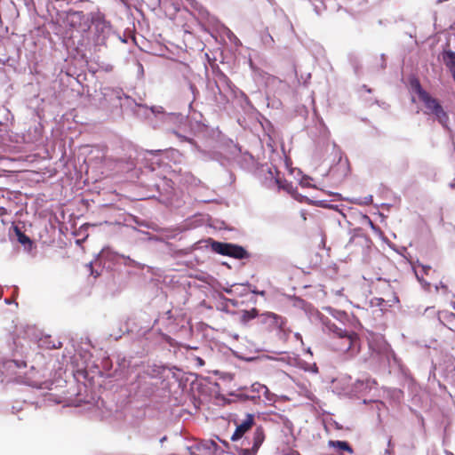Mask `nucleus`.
Returning a JSON list of instances; mask_svg holds the SVG:
<instances>
[{"label":"nucleus","mask_w":455,"mask_h":455,"mask_svg":"<svg viewBox=\"0 0 455 455\" xmlns=\"http://www.w3.org/2000/svg\"><path fill=\"white\" fill-rule=\"evenodd\" d=\"M452 307L455 310V302L452 304Z\"/></svg>","instance_id":"17"},{"label":"nucleus","mask_w":455,"mask_h":455,"mask_svg":"<svg viewBox=\"0 0 455 455\" xmlns=\"http://www.w3.org/2000/svg\"><path fill=\"white\" fill-rule=\"evenodd\" d=\"M89 267H90V269H92V263H90V264H89Z\"/></svg>","instance_id":"16"},{"label":"nucleus","mask_w":455,"mask_h":455,"mask_svg":"<svg viewBox=\"0 0 455 455\" xmlns=\"http://www.w3.org/2000/svg\"><path fill=\"white\" fill-rule=\"evenodd\" d=\"M4 367L7 370H13L16 368H26L27 363L25 361L8 360L4 363Z\"/></svg>","instance_id":"10"},{"label":"nucleus","mask_w":455,"mask_h":455,"mask_svg":"<svg viewBox=\"0 0 455 455\" xmlns=\"http://www.w3.org/2000/svg\"><path fill=\"white\" fill-rule=\"evenodd\" d=\"M60 17L66 27L83 33L89 31L93 19L91 13H84L82 11L74 10L64 12Z\"/></svg>","instance_id":"3"},{"label":"nucleus","mask_w":455,"mask_h":455,"mask_svg":"<svg viewBox=\"0 0 455 455\" xmlns=\"http://www.w3.org/2000/svg\"><path fill=\"white\" fill-rule=\"evenodd\" d=\"M330 330L335 336L336 340L333 346L339 352L357 353L360 349V339L355 331L343 330L336 325L331 326Z\"/></svg>","instance_id":"2"},{"label":"nucleus","mask_w":455,"mask_h":455,"mask_svg":"<svg viewBox=\"0 0 455 455\" xmlns=\"http://www.w3.org/2000/svg\"><path fill=\"white\" fill-rule=\"evenodd\" d=\"M438 318L443 325L455 331V314L447 310L438 313Z\"/></svg>","instance_id":"8"},{"label":"nucleus","mask_w":455,"mask_h":455,"mask_svg":"<svg viewBox=\"0 0 455 455\" xmlns=\"http://www.w3.org/2000/svg\"><path fill=\"white\" fill-rule=\"evenodd\" d=\"M212 249L214 251L221 255L233 257L238 259L249 257L247 251L243 247L232 243L214 242L212 243Z\"/></svg>","instance_id":"4"},{"label":"nucleus","mask_w":455,"mask_h":455,"mask_svg":"<svg viewBox=\"0 0 455 455\" xmlns=\"http://www.w3.org/2000/svg\"><path fill=\"white\" fill-rule=\"evenodd\" d=\"M196 363H197V365H198V366H203V365H204V361L202 358H200V357H196Z\"/></svg>","instance_id":"14"},{"label":"nucleus","mask_w":455,"mask_h":455,"mask_svg":"<svg viewBox=\"0 0 455 455\" xmlns=\"http://www.w3.org/2000/svg\"><path fill=\"white\" fill-rule=\"evenodd\" d=\"M259 323L268 331L274 330L283 331L286 319L275 313L266 312L259 315Z\"/></svg>","instance_id":"5"},{"label":"nucleus","mask_w":455,"mask_h":455,"mask_svg":"<svg viewBox=\"0 0 455 455\" xmlns=\"http://www.w3.org/2000/svg\"><path fill=\"white\" fill-rule=\"evenodd\" d=\"M330 443L331 446L347 451L348 453H353L354 451L350 444L346 441H331Z\"/></svg>","instance_id":"11"},{"label":"nucleus","mask_w":455,"mask_h":455,"mask_svg":"<svg viewBox=\"0 0 455 455\" xmlns=\"http://www.w3.org/2000/svg\"><path fill=\"white\" fill-rule=\"evenodd\" d=\"M410 89L411 92L417 94L419 100L424 103L426 108L425 113L428 115H435L439 123L442 125L446 126L449 121L447 113L443 110L439 101L422 88L418 78H410Z\"/></svg>","instance_id":"1"},{"label":"nucleus","mask_w":455,"mask_h":455,"mask_svg":"<svg viewBox=\"0 0 455 455\" xmlns=\"http://www.w3.org/2000/svg\"><path fill=\"white\" fill-rule=\"evenodd\" d=\"M415 275L419 281L423 282V275H428V272L431 270L430 266H425L419 264L417 267H413Z\"/></svg>","instance_id":"9"},{"label":"nucleus","mask_w":455,"mask_h":455,"mask_svg":"<svg viewBox=\"0 0 455 455\" xmlns=\"http://www.w3.org/2000/svg\"><path fill=\"white\" fill-rule=\"evenodd\" d=\"M259 317L258 311L256 308H252L251 310H245L243 312L242 318L243 321L247 322L256 317Z\"/></svg>","instance_id":"12"},{"label":"nucleus","mask_w":455,"mask_h":455,"mask_svg":"<svg viewBox=\"0 0 455 455\" xmlns=\"http://www.w3.org/2000/svg\"><path fill=\"white\" fill-rule=\"evenodd\" d=\"M16 232H17V235H18V238H19V242L20 243H30V239L28 236H27L25 234H23L22 232H20L18 228H16Z\"/></svg>","instance_id":"13"},{"label":"nucleus","mask_w":455,"mask_h":455,"mask_svg":"<svg viewBox=\"0 0 455 455\" xmlns=\"http://www.w3.org/2000/svg\"><path fill=\"white\" fill-rule=\"evenodd\" d=\"M265 437L264 428L261 426L257 427L253 431L251 439L247 441L248 445L251 443V447L243 448L241 450V455H256Z\"/></svg>","instance_id":"6"},{"label":"nucleus","mask_w":455,"mask_h":455,"mask_svg":"<svg viewBox=\"0 0 455 455\" xmlns=\"http://www.w3.org/2000/svg\"><path fill=\"white\" fill-rule=\"evenodd\" d=\"M236 428L231 436L232 441H237L241 439L243 435L248 432L254 425V415L247 414L245 419L240 423L235 421Z\"/></svg>","instance_id":"7"},{"label":"nucleus","mask_w":455,"mask_h":455,"mask_svg":"<svg viewBox=\"0 0 455 455\" xmlns=\"http://www.w3.org/2000/svg\"><path fill=\"white\" fill-rule=\"evenodd\" d=\"M7 213H8L7 210L4 207L0 206V217H3L4 215H5Z\"/></svg>","instance_id":"15"}]
</instances>
